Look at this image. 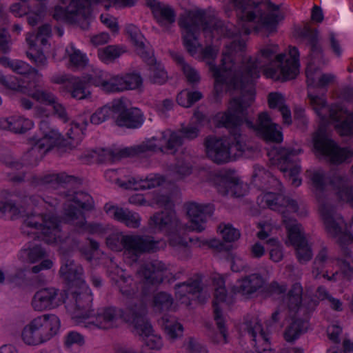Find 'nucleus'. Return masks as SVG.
I'll use <instances>...</instances> for the list:
<instances>
[{"label": "nucleus", "instance_id": "nucleus-1", "mask_svg": "<svg viewBox=\"0 0 353 353\" xmlns=\"http://www.w3.org/2000/svg\"><path fill=\"white\" fill-rule=\"evenodd\" d=\"M244 40L233 41L226 46L223 52L221 67L209 62L210 71L214 78V90L221 91L225 85L228 90H241L245 92L237 98L241 101H249L250 95L254 101V81L260 76L263 68V74L275 81H286L295 79L299 74L300 54L295 46H289L288 52L279 53L276 44L267 45L259 51L254 59L250 58L238 67L231 61L233 52L243 51L245 48Z\"/></svg>", "mask_w": 353, "mask_h": 353}, {"label": "nucleus", "instance_id": "nucleus-2", "mask_svg": "<svg viewBox=\"0 0 353 353\" xmlns=\"http://www.w3.org/2000/svg\"><path fill=\"white\" fill-rule=\"evenodd\" d=\"M252 103L251 95L249 101H246L233 98L229 103L228 110L216 115L219 123L229 129L232 137L217 139L210 137L205 139L206 154L214 163H227L232 158L241 155L245 150V145L241 139L239 127L247 114V108Z\"/></svg>", "mask_w": 353, "mask_h": 353}, {"label": "nucleus", "instance_id": "nucleus-3", "mask_svg": "<svg viewBox=\"0 0 353 353\" xmlns=\"http://www.w3.org/2000/svg\"><path fill=\"white\" fill-rule=\"evenodd\" d=\"M277 23H236L233 30L228 28L215 27L216 23H180L182 31L183 44L187 51L192 55L196 53L199 47L198 37L201 29L205 37L211 39L214 32L220 33L228 37L248 35L252 32L262 37H268L276 32Z\"/></svg>", "mask_w": 353, "mask_h": 353}, {"label": "nucleus", "instance_id": "nucleus-4", "mask_svg": "<svg viewBox=\"0 0 353 353\" xmlns=\"http://www.w3.org/2000/svg\"><path fill=\"white\" fill-rule=\"evenodd\" d=\"M263 199L268 208L281 214L282 221L288 231L289 241L296 248L299 262L305 263L310 261L312 256V252L303 235L302 226L288 214L297 211L296 201L282 194L272 192L265 194Z\"/></svg>", "mask_w": 353, "mask_h": 353}, {"label": "nucleus", "instance_id": "nucleus-5", "mask_svg": "<svg viewBox=\"0 0 353 353\" xmlns=\"http://www.w3.org/2000/svg\"><path fill=\"white\" fill-rule=\"evenodd\" d=\"M183 143V137L179 132L166 130L161 132L159 139L152 137L143 141L139 145L126 148L117 153L110 150H103L102 152L105 156V160L114 161L121 157L141 156L149 152L165 153L169 151L171 154H174Z\"/></svg>", "mask_w": 353, "mask_h": 353}, {"label": "nucleus", "instance_id": "nucleus-6", "mask_svg": "<svg viewBox=\"0 0 353 353\" xmlns=\"http://www.w3.org/2000/svg\"><path fill=\"white\" fill-rule=\"evenodd\" d=\"M236 7L237 17L243 22H280L288 14L281 5L271 0H253L244 3V0H230Z\"/></svg>", "mask_w": 353, "mask_h": 353}, {"label": "nucleus", "instance_id": "nucleus-7", "mask_svg": "<svg viewBox=\"0 0 353 353\" xmlns=\"http://www.w3.org/2000/svg\"><path fill=\"white\" fill-rule=\"evenodd\" d=\"M60 226V220L52 214H30L23 220L21 232L27 236L40 238L50 244L61 241Z\"/></svg>", "mask_w": 353, "mask_h": 353}, {"label": "nucleus", "instance_id": "nucleus-8", "mask_svg": "<svg viewBox=\"0 0 353 353\" xmlns=\"http://www.w3.org/2000/svg\"><path fill=\"white\" fill-rule=\"evenodd\" d=\"M141 305H145L142 301H139L138 303L128 306L125 310L114 306L101 308L97 314H94L92 316L85 319V327L110 329L117 326L120 320L134 325L139 318V308Z\"/></svg>", "mask_w": 353, "mask_h": 353}, {"label": "nucleus", "instance_id": "nucleus-9", "mask_svg": "<svg viewBox=\"0 0 353 353\" xmlns=\"http://www.w3.org/2000/svg\"><path fill=\"white\" fill-rule=\"evenodd\" d=\"M149 224L152 228L165 232L168 238V243L172 248L180 249L188 246L185 232L190 228L181 222L174 211L155 213L150 217Z\"/></svg>", "mask_w": 353, "mask_h": 353}, {"label": "nucleus", "instance_id": "nucleus-10", "mask_svg": "<svg viewBox=\"0 0 353 353\" xmlns=\"http://www.w3.org/2000/svg\"><path fill=\"white\" fill-rule=\"evenodd\" d=\"M60 320L53 314H44L32 319L23 329L21 338L28 345H39L57 334Z\"/></svg>", "mask_w": 353, "mask_h": 353}, {"label": "nucleus", "instance_id": "nucleus-11", "mask_svg": "<svg viewBox=\"0 0 353 353\" xmlns=\"http://www.w3.org/2000/svg\"><path fill=\"white\" fill-rule=\"evenodd\" d=\"M42 137L37 139L30 150H28L27 158L34 157L33 161L30 159V163L35 165L44 154L54 147H63L66 149L67 143L63 140L61 134L54 129L48 120H42L39 125Z\"/></svg>", "mask_w": 353, "mask_h": 353}, {"label": "nucleus", "instance_id": "nucleus-12", "mask_svg": "<svg viewBox=\"0 0 353 353\" xmlns=\"http://www.w3.org/2000/svg\"><path fill=\"white\" fill-rule=\"evenodd\" d=\"M316 196L327 234L330 237L337 238L340 247H347L353 242V236L344 231L345 222L343 218L336 213L333 205L326 203L319 195Z\"/></svg>", "mask_w": 353, "mask_h": 353}, {"label": "nucleus", "instance_id": "nucleus-13", "mask_svg": "<svg viewBox=\"0 0 353 353\" xmlns=\"http://www.w3.org/2000/svg\"><path fill=\"white\" fill-rule=\"evenodd\" d=\"M315 149L334 164H340L353 157V152L347 148H340L328 138L323 127L319 128L314 136Z\"/></svg>", "mask_w": 353, "mask_h": 353}, {"label": "nucleus", "instance_id": "nucleus-14", "mask_svg": "<svg viewBox=\"0 0 353 353\" xmlns=\"http://www.w3.org/2000/svg\"><path fill=\"white\" fill-rule=\"evenodd\" d=\"M92 3H100L106 9L114 6V0H60L61 5L55 6L53 19L56 21L70 19L72 14L85 17L90 14Z\"/></svg>", "mask_w": 353, "mask_h": 353}, {"label": "nucleus", "instance_id": "nucleus-15", "mask_svg": "<svg viewBox=\"0 0 353 353\" xmlns=\"http://www.w3.org/2000/svg\"><path fill=\"white\" fill-rule=\"evenodd\" d=\"M92 296L88 292H72L67 298L65 308L77 324L85 327V319L92 316Z\"/></svg>", "mask_w": 353, "mask_h": 353}, {"label": "nucleus", "instance_id": "nucleus-16", "mask_svg": "<svg viewBox=\"0 0 353 353\" xmlns=\"http://www.w3.org/2000/svg\"><path fill=\"white\" fill-rule=\"evenodd\" d=\"M160 243L150 236L128 234L124 238V254L137 261L143 253L157 251Z\"/></svg>", "mask_w": 353, "mask_h": 353}, {"label": "nucleus", "instance_id": "nucleus-17", "mask_svg": "<svg viewBox=\"0 0 353 353\" xmlns=\"http://www.w3.org/2000/svg\"><path fill=\"white\" fill-rule=\"evenodd\" d=\"M115 123L118 126L127 128H138L144 122V116L141 110L137 108H128L123 101L113 103Z\"/></svg>", "mask_w": 353, "mask_h": 353}, {"label": "nucleus", "instance_id": "nucleus-18", "mask_svg": "<svg viewBox=\"0 0 353 353\" xmlns=\"http://www.w3.org/2000/svg\"><path fill=\"white\" fill-rule=\"evenodd\" d=\"M307 96L313 110L322 121H327L329 118L333 121H339L348 114L339 105L327 106L326 99L323 95L318 96L309 92Z\"/></svg>", "mask_w": 353, "mask_h": 353}, {"label": "nucleus", "instance_id": "nucleus-19", "mask_svg": "<svg viewBox=\"0 0 353 353\" xmlns=\"http://www.w3.org/2000/svg\"><path fill=\"white\" fill-rule=\"evenodd\" d=\"M294 36L296 38L307 39L311 45L308 64L323 66L327 63L328 61L324 58L321 47L318 43V33L316 29L304 26L302 28H296Z\"/></svg>", "mask_w": 353, "mask_h": 353}, {"label": "nucleus", "instance_id": "nucleus-20", "mask_svg": "<svg viewBox=\"0 0 353 353\" xmlns=\"http://www.w3.org/2000/svg\"><path fill=\"white\" fill-rule=\"evenodd\" d=\"M65 201L63 208V218L65 223H68L66 215L67 210H71L72 212L76 210L81 213L84 211H91L94 208V202L92 197L85 192L68 191L64 194Z\"/></svg>", "mask_w": 353, "mask_h": 353}, {"label": "nucleus", "instance_id": "nucleus-21", "mask_svg": "<svg viewBox=\"0 0 353 353\" xmlns=\"http://www.w3.org/2000/svg\"><path fill=\"white\" fill-rule=\"evenodd\" d=\"M187 214L190 219V230L201 232L205 228L207 219L214 212L211 204H200L191 202L186 204Z\"/></svg>", "mask_w": 353, "mask_h": 353}, {"label": "nucleus", "instance_id": "nucleus-22", "mask_svg": "<svg viewBox=\"0 0 353 353\" xmlns=\"http://www.w3.org/2000/svg\"><path fill=\"white\" fill-rule=\"evenodd\" d=\"M63 303L59 290L54 287L43 288L33 296L31 305L34 310L42 312L54 309Z\"/></svg>", "mask_w": 353, "mask_h": 353}, {"label": "nucleus", "instance_id": "nucleus-23", "mask_svg": "<svg viewBox=\"0 0 353 353\" xmlns=\"http://www.w3.org/2000/svg\"><path fill=\"white\" fill-rule=\"evenodd\" d=\"M146 306L141 305L139 308V316L135 321L134 328L137 334L143 337L145 344L152 350H160L163 347L161 337L153 334L151 325L145 319Z\"/></svg>", "mask_w": 353, "mask_h": 353}, {"label": "nucleus", "instance_id": "nucleus-24", "mask_svg": "<svg viewBox=\"0 0 353 353\" xmlns=\"http://www.w3.org/2000/svg\"><path fill=\"white\" fill-rule=\"evenodd\" d=\"M248 128H252L256 134L268 141L279 143L282 141V134L276 129V125L272 122L266 112L259 114L256 123L246 121Z\"/></svg>", "mask_w": 353, "mask_h": 353}, {"label": "nucleus", "instance_id": "nucleus-25", "mask_svg": "<svg viewBox=\"0 0 353 353\" xmlns=\"http://www.w3.org/2000/svg\"><path fill=\"white\" fill-rule=\"evenodd\" d=\"M329 183L337 199L353 208V183L345 173L334 172L329 178Z\"/></svg>", "mask_w": 353, "mask_h": 353}, {"label": "nucleus", "instance_id": "nucleus-26", "mask_svg": "<svg viewBox=\"0 0 353 353\" xmlns=\"http://www.w3.org/2000/svg\"><path fill=\"white\" fill-rule=\"evenodd\" d=\"M301 149L282 148L280 150L277 160L279 163H283L285 165H281L279 169L284 174L288 173V176L292 179V185L298 187L301 184V179L298 177L301 172L300 165H296L292 167V158L301 152Z\"/></svg>", "mask_w": 353, "mask_h": 353}, {"label": "nucleus", "instance_id": "nucleus-27", "mask_svg": "<svg viewBox=\"0 0 353 353\" xmlns=\"http://www.w3.org/2000/svg\"><path fill=\"white\" fill-rule=\"evenodd\" d=\"M245 330L252 338L258 353H265L270 350V343L268 334L263 330L260 321L256 316H252L245 323Z\"/></svg>", "mask_w": 353, "mask_h": 353}, {"label": "nucleus", "instance_id": "nucleus-28", "mask_svg": "<svg viewBox=\"0 0 353 353\" xmlns=\"http://www.w3.org/2000/svg\"><path fill=\"white\" fill-rule=\"evenodd\" d=\"M217 285L214 289V299L213 301L214 320L220 332L217 342L225 343L227 342V332L219 304L225 301L227 293L223 280L221 279Z\"/></svg>", "mask_w": 353, "mask_h": 353}, {"label": "nucleus", "instance_id": "nucleus-29", "mask_svg": "<svg viewBox=\"0 0 353 353\" xmlns=\"http://www.w3.org/2000/svg\"><path fill=\"white\" fill-rule=\"evenodd\" d=\"M66 215L68 223L72 225L77 230L81 232H88L92 234H101L105 231V228L99 223H88L84 213L79 211H71L68 209Z\"/></svg>", "mask_w": 353, "mask_h": 353}, {"label": "nucleus", "instance_id": "nucleus-30", "mask_svg": "<svg viewBox=\"0 0 353 353\" xmlns=\"http://www.w3.org/2000/svg\"><path fill=\"white\" fill-rule=\"evenodd\" d=\"M105 212L115 220L123 223L130 228H138L141 225L140 215L127 208L106 203L104 206Z\"/></svg>", "mask_w": 353, "mask_h": 353}, {"label": "nucleus", "instance_id": "nucleus-31", "mask_svg": "<svg viewBox=\"0 0 353 353\" xmlns=\"http://www.w3.org/2000/svg\"><path fill=\"white\" fill-rule=\"evenodd\" d=\"M217 191L223 196L240 197L246 192V185L233 175H223L216 183Z\"/></svg>", "mask_w": 353, "mask_h": 353}, {"label": "nucleus", "instance_id": "nucleus-32", "mask_svg": "<svg viewBox=\"0 0 353 353\" xmlns=\"http://www.w3.org/2000/svg\"><path fill=\"white\" fill-rule=\"evenodd\" d=\"M16 196L20 202L25 205H32L49 212L53 211L58 205L57 199L47 196L42 198L37 194H28L25 191L16 192Z\"/></svg>", "mask_w": 353, "mask_h": 353}, {"label": "nucleus", "instance_id": "nucleus-33", "mask_svg": "<svg viewBox=\"0 0 353 353\" xmlns=\"http://www.w3.org/2000/svg\"><path fill=\"white\" fill-rule=\"evenodd\" d=\"M201 283L199 279H196L175 285L176 298L185 305H190V300L202 290Z\"/></svg>", "mask_w": 353, "mask_h": 353}, {"label": "nucleus", "instance_id": "nucleus-34", "mask_svg": "<svg viewBox=\"0 0 353 353\" xmlns=\"http://www.w3.org/2000/svg\"><path fill=\"white\" fill-rule=\"evenodd\" d=\"M52 35V28L50 23H43L32 32L26 34V41L29 49L41 48L43 49L49 46L48 40Z\"/></svg>", "mask_w": 353, "mask_h": 353}, {"label": "nucleus", "instance_id": "nucleus-35", "mask_svg": "<svg viewBox=\"0 0 353 353\" xmlns=\"http://www.w3.org/2000/svg\"><path fill=\"white\" fill-rule=\"evenodd\" d=\"M77 178L68 175L65 172L58 174H48L45 175H32L28 179L30 184L33 187H39L45 185H64L74 183Z\"/></svg>", "mask_w": 353, "mask_h": 353}, {"label": "nucleus", "instance_id": "nucleus-36", "mask_svg": "<svg viewBox=\"0 0 353 353\" xmlns=\"http://www.w3.org/2000/svg\"><path fill=\"white\" fill-rule=\"evenodd\" d=\"M166 269V265L163 262L153 261L143 265L138 272L146 283L159 284L163 281V272Z\"/></svg>", "mask_w": 353, "mask_h": 353}, {"label": "nucleus", "instance_id": "nucleus-37", "mask_svg": "<svg viewBox=\"0 0 353 353\" xmlns=\"http://www.w3.org/2000/svg\"><path fill=\"white\" fill-rule=\"evenodd\" d=\"M59 274L61 278L70 285H79L84 283L83 268L75 263L72 259L65 260L59 270Z\"/></svg>", "mask_w": 353, "mask_h": 353}, {"label": "nucleus", "instance_id": "nucleus-38", "mask_svg": "<svg viewBox=\"0 0 353 353\" xmlns=\"http://www.w3.org/2000/svg\"><path fill=\"white\" fill-rule=\"evenodd\" d=\"M145 3L150 8L155 19L166 22L176 21V12L172 6L157 0H145Z\"/></svg>", "mask_w": 353, "mask_h": 353}, {"label": "nucleus", "instance_id": "nucleus-39", "mask_svg": "<svg viewBox=\"0 0 353 353\" xmlns=\"http://www.w3.org/2000/svg\"><path fill=\"white\" fill-rule=\"evenodd\" d=\"M265 282L260 274L253 273L238 281L237 291L243 295L250 296L261 289Z\"/></svg>", "mask_w": 353, "mask_h": 353}, {"label": "nucleus", "instance_id": "nucleus-40", "mask_svg": "<svg viewBox=\"0 0 353 353\" xmlns=\"http://www.w3.org/2000/svg\"><path fill=\"white\" fill-rule=\"evenodd\" d=\"M163 181L164 179L162 176L157 174H150L145 179L132 177L127 181L119 183V185L125 189L146 190L159 186Z\"/></svg>", "mask_w": 353, "mask_h": 353}, {"label": "nucleus", "instance_id": "nucleus-41", "mask_svg": "<svg viewBox=\"0 0 353 353\" xmlns=\"http://www.w3.org/2000/svg\"><path fill=\"white\" fill-rule=\"evenodd\" d=\"M303 288L294 283L283 299V307H286L290 316H294L301 307Z\"/></svg>", "mask_w": 353, "mask_h": 353}, {"label": "nucleus", "instance_id": "nucleus-42", "mask_svg": "<svg viewBox=\"0 0 353 353\" xmlns=\"http://www.w3.org/2000/svg\"><path fill=\"white\" fill-rule=\"evenodd\" d=\"M85 84L83 79L72 77L65 83V90L73 99L78 100L88 99L91 93L85 89Z\"/></svg>", "mask_w": 353, "mask_h": 353}, {"label": "nucleus", "instance_id": "nucleus-43", "mask_svg": "<svg viewBox=\"0 0 353 353\" xmlns=\"http://www.w3.org/2000/svg\"><path fill=\"white\" fill-rule=\"evenodd\" d=\"M268 105L270 108H278L282 114L283 122L285 124L292 123L291 112L289 108L285 105L284 98L282 94L272 92L268 94Z\"/></svg>", "mask_w": 353, "mask_h": 353}, {"label": "nucleus", "instance_id": "nucleus-44", "mask_svg": "<svg viewBox=\"0 0 353 353\" xmlns=\"http://www.w3.org/2000/svg\"><path fill=\"white\" fill-rule=\"evenodd\" d=\"M184 15L190 22H212L219 20L214 10L209 8L206 10L193 9L184 12Z\"/></svg>", "mask_w": 353, "mask_h": 353}, {"label": "nucleus", "instance_id": "nucleus-45", "mask_svg": "<svg viewBox=\"0 0 353 353\" xmlns=\"http://www.w3.org/2000/svg\"><path fill=\"white\" fill-rule=\"evenodd\" d=\"M5 128H8L14 133L23 134L33 126L31 120L21 116H13L4 121Z\"/></svg>", "mask_w": 353, "mask_h": 353}, {"label": "nucleus", "instance_id": "nucleus-46", "mask_svg": "<svg viewBox=\"0 0 353 353\" xmlns=\"http://www.w3.org/2000/svg\"><path fill=\"white\" fill-rule=\"evenodd\" d=\"M168 172L172 180H181L191 174L192 165L186 160L178 159L175 163L168 166Z\"/></svg>", "mask_w": 353, "mask_h": 353}, {"label": "nucleus", "instance_id": "nucleus-47", "mask_svg": "<svg viewBox=\"0 0 353 353\" xmlns=\"http://www.w3.org/2000/svg\"><path fill=\"white\" fill-rule=\"evenodd\" d=\"M127 52V48L124 46L110 45L98 50L99 59L106 63H112L123 54Z\"/></svg>", "mask_w": 353, "mask_h": 353}, {"label": "nucleus", "instance_id": "nucleus-48", "mask_svg": "<svg viewBox=\"0 0 353 353\" xmlns=\"http://www.w3.org/2000/svg\"><path fill=\"white\" fill-rule=\"evenodd\" d=\"M308 323L301 319H294L285 331V339L287 341H292L301 334L305 332Z\"/></svg>", "mask_w": 353, "mask_h": 353}, {"label": "nucleus", "instance_id": "nucleus-49", "mask_svg": "<svg viewBox=\"0 0 353 353\" xmlns=\"http://www.w3.org/2000/svg\"><path fill=\"white\" fill-rule=\"evenodd\" d=\"M332 259L328 254V250L323 247L317 254L312 266V274L314 279H319L325 268V263L331 261Z\"/></svg>", "mask_w": 353, "mask_h": 353}, {"label": "nucleus", "instance_id": "nucleus-50", "mask_svg": "<svg viewBox=\"0 0 353 353\" xmlns=\"http://www.w3.org/2000/svg\"><path fill=\"white\" fill-rule=\"evenodd\" d=\"M121 293L126 298L131 299L138 291V288L133 279L130 276L121 275L117 281Z\"/></svg>", "mask_w": 353, "mask_h": 353}, {"label": "nucleus", "instance_id": "nucleus-51", "mask_svg": "<svg viewBox=\"0 0 353 353\" xmlns=\"http://www.w3.org/2000/svg\"><path fill=\"white\" fill-rule=\"evenodd\" d=\"M30 96L37 102L50 106L58 99L50 90L41 88H35Z\"/></svg>", "mask_w": 353, "mask_h": 353}, {"label": "nucleus", "instance_id": "nucleus-52", "mask_svg": "<svg viewBox=\"0 0 353 353\" xmlns=\"http://www.w3.org/2000/svg\"><path fill=\"white\" fill-rule=\"evenodd\" d=\"M10 12L16 17H21L25 14L28 15V19L32 18V21L29 22H37L40 19V17L42 12L39 13H34L28 12L29 7L26 1H21V2L13 3L10 8Z\"/></svg>", "mask_w": 353, "mask_h": 353}, {"label": "nucleus", "instance_id": "nucleus-53", "mask_svg": "<svg viewBox=\"0 0 353 353\" xmlns=\"http://www.w3.org/2000/svg\"><path fill=\"white\" fill-rule=\"evenodd\" d=\"M344 259H337L340 268L345 276L350 278L353 276V257L352 252L347 247H341Z\"/></svg>", "mask_w": 353, "mask_h": 353}, {"label": "nucleus", "instance_id": "nucleus-54", "mask_svg": "<svg viewBox=\"0 0 353 353\" xmlns=\"http://www.w3.org/2000/svg\"><path fill=\"white\" fill-rule=\"evenodd\" d=\"M65 53L69 57L70 66L78 69L86 65L85 56L79 50L77 49L72 43L66 48Z\"/></svg>", "mask_w": 353, "mask_h": 353}, {"label": "nucleus", "instance_id": "nucleus-55", "mask_svg": "<svg viewBox=\"0 0 353 353\" xmlns=\"http://www.w3.org/2000/svg\"><path fill=\"white\" fill-rule=\"evenodd\" d=\"M254 176L258 177L259 180L266 185L267 188H275L280 190L281 183L268 171L263 168L256 166L254 168Z\"/></svg>", "mask_w": 353, "mask_h": 353}, {"label": "nucleus", "instance_id": "nucleus-56", "mask_svg": "<svg viewBox=\"0 0 353 353\" xmlns=\"http://www.w3.org/2000/svg\"><path fill=\"white\" fill-rule=\"evenodd\" d=\"M82 132L79 125L76 123H72L70 128L67 132L68 139H63L66 141V150H72L78 146L82 139Z\"/></svg>", "mask_w": 353, "mask_h": 353}, {"label": "nucleus", "instance_id": "nucleus-57", "mask_svg": "<svg viewBox=\"0 0 353 353\" xmlns=\"http://www.w3.org/2000/svg\"><path fill=\"white\" fill-rule=\"evenodd\" d=\"M108 73L99 69H94L83 77L85 83L99 86L103 90V85L106 83Z\"/></svg>", "mask_w": 353, "mask_h": 353}, {"label": "nucleus", "instance_id": "nucleus-58", "mask_svg": "<svg viewBox=\"0 0 353 353\" xmlns=\"http://www.w3.org/2000/svg\"><path fill=\"white\" fill-rule=\"evenodd\" d=\"M150 72L149 78L152 83L161 85L167 81L168 74L161 63L155 62L153 65H150Z\"/></svg>", "mask_w": 353, "mask_h": 353}, {"label": "nucleus", "instance_id": "nucleus-59", "mask_svg": "<svg viewBox=\"0 0 353 353\" xmlns=\"http://www.w3.org/2000/svg\"><path fill=\"white\" fill-rule=\"evenodd\" d=\"M125 90L124 76L108 74L106 83L103 85V91L106 92H122Z\"/></svg>", "mask_w": 353, "mask_h": 353}, {"label": "nucleus", "instance_id": "nucleus-60", "mask_svg": "<svg viewBox=\"0 0 353 353\" xmlns=\"http://www.w3.org/2000/svg\"><path fill=\"white\" fill-rule=\"evenodd\" d=\"M154 306L160 311L168 310L173 303L172 296L165 292H159L154 296Z\"/></svg>", "mask_w": 353, "mask_h": 353}, {"label": "nucleus", "instance_id": "nucleus-61", "mask_svg": "<svg viewBox=\"0 0 353 353\" xmlns=\"http://www.w3.org/2000/svg\"><path fill=\"white\" fill-rule=\"evenodd\" d=\"M163 327L168 336L172 340L182 336L183 326L181 323L163 319Z\"/></svg>", "mask_w": 353, "mask_h": 353}, {"label": "nucleus", "instance_id": "nucleus-62", "mask_svg": "<svg viewBox=\"0 0 353 353\" xmlns=\"http://www.w3.org/2000/svg\"><path fill=\"white\" fill-rule=\"evenodd\" d=\"M125 90L140 89L143 85V79L137 72L127 73L124 75Z\"/></svg>", "mask_w": 353, "mask_h": 353}, {"label": "nucleus", "instance_id": "nucleus-63", "mask_svg": "<svg viewBox=\"0 0 353 353\" xmlns=\"http://www.w3.org/2000/svg\"><path fill=\"white\" fill-rule=\"evenodd\" d=\"M112 113H114L113 105L111 108L106 105L103 106L91 115L90 122L92 124L99 125L108 119Z\"/></svg>", "mask_w": 353, "mask_h": 353}, {"label": "nucleus", "instance_id": "nucleus-64", "mask_svg": "<svg viewBox=\"0 0 353 353\" xmlns=\"http://www.w3.org/2000/svg\"><path fill=\"white\" fill-rule=\"evenodd\" d=\"M337 132L341 136H349L353 134V112L349 113L344 118V120L335 125Z\"/></svg>", "mask_w": 353, "mask_h": 353}]
</instances>
